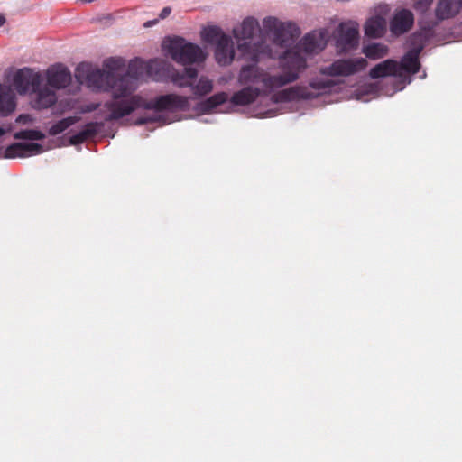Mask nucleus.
I'll return each instance as SVG.
<instances>
[{
	"mask_svg": "<svg viewBox=\"0 0 462 462\" xmlns=\"http://www.w3.org/2000/svg\"><path fill=\"white\" fill-rule=\"evenodd\" d=\"M5 23V17L0 14V26H2Z\"/></svg>",
	"mask_w": 462,
	"mask_h": 462,
	"instance_id": "obj_36",
	"label": "nucleus"
},
{
	"mask_svg": "<svg viewBox=\"0 0 462 462\" xmlns=\"http://www.w3.org/2000/svg\"><path fill=\"white\" fill-rule=\"evenodd\" d=\"M78 121V117L76 116H69L66 118H63L54 125H52L49 129V134L55 136L61 133H63L65 130H67L69 126L76 124Z\"/></svg>",
	"mask_w": 462,
	"mask_h": 462,
	"instance_id": "obj_29",
	"label": "nucleus"
},
{
	"mask_svg": "<svg viewBox=\"0 0 462 462\" xmlns=\"http://www.w3.org/2000/svg\"><path fill=\"white\" fill-rule=\"evenodd\" d=\"M426 38L427 36L424 32H416L411 35V42L413 46L405 53L399 63L401 73L402 70L410 74H416L420 71V62L419 56L424 48Z\"/></svg>",
	"mask_w": 462,
	"mask_h": 462,
	"instance_id": "obj_9",
	"label": "nucleus"
},
{
	"mask_svg": "<svg viewBox=\"0 0 462 462\" xmlns=\"http://www.w3.org/2000/svg\"><path fill=\"white\" fill-rule=\"evenodd\" d=\"M336 83L331 79H313L310 81L309 86L319 93H327L329 91Z\"/></svg>",
	"mask_w": 462,
	"mask_h": 462,
	"instance_id": "obj_30",
	"label": "nucleus"
},
{
	"mask_svg": "<svg viewBox=\"0 0 462 462\" xmlns=\"http://www.w3.org/2000/svg\"><path fill=\"white\" fill-rule=\"evenodd\" d=\"M369 76L372 79H379L388 76H402L399 62L391 59L380 62L370 69Z\"/></svg>",
	"mask_w": 462,
	"mask_h": 462,
	"instance_id": "obj_17",
	"label": "nucleus"
},
{
	"mask_svg": "<svg viewBox=\"0 0 462 462\" xmlns=\"http://www.w3.org/2000/svg\"><path fill=\"white\" fill-rule=\"evenodd\" d=\"M23 118V116H20L17 121H21Z\"/></svg>",
	"mask_w": 462,
	"mask_h": 462,
	"instance_id": "obj_37",
	"label": "nucleus"
},
{
	"mask_svg": "<svg viewBox=\"0 0 462 462\" xmlns=\"http://www.w3.org/2000/svg\"><path fill=\"white\" fill-rule=\"evenodd\" d=\"M326 32L313 31L306 34L292 49L286 51H297L301 57L305 54H314L321 51L326 46Z\"/></svg>",
	"mask_w": 462,
	"mask_h": 462,
	"instance_id": "obj_12",
	"label": "nucleus"
},
{
	"mask_svg": "<svg viewBox=\"0 0 462 462\" xmlns=\"http://www.w3.org/2000/svg\"><path fill=\"white\" fill-rule=\"evenodd\" d=\"M265 71L256 64L243 66L238 75V83L242 86H253L264 83Z\"/></svg>",
	"mask_w": 462,
	"mask_h": 462,
	"instance_id": "obj_14",
	"label": "nucleus"
},
{
	"mask_svg": "<svg viewBox=\"0 0 462 462\" xmlns=\"http://www.w3.org/2000/svg\"><path fill=\"white\" fill-rule=\"evenodd\" d=\"M462 7V0H439L435 15L438 20H446L454 17Z\"/></svg>",
	"mask_w": 462,
	"mask_h": 462,
	"instance_id": "obj_19",
	"label": "nucleus"
},
{
	"mask_svg": "<svg viewBox=\"0 0 462 462\" xmlns=\"http://www.w3.org/2000/svg\"><path fill=\"white\" fill-rule=\"evenodd\" d=\"M202 38L208 43H216L215 58L221 66L229 65L235 58L234 42L217 26H208L202 32Z\"/></svg>",
	"mask_w": 462,
	"mask_h": 462,
	"instance_id": "obj_6",
	"label": "nucleus"
},
{
	"mask_svg": "<svg viewBox=\"0 0 462 462\" xmlns=\"http://www.w3.org/2000/svg\"><path fill=\"white\" fill-rule=\"evenodd\" d=\"M277 99L279 101H291L299 98L302 99H310L316 97L313 93H311L308 88L306 87H291L283 90H281L277 93Z\"/></svg>",
	"mask_w": 462,
	"mask_h": 462,
	"instance_id": "obj_20",
	"label": "nucleus"
},
{
	"mask_svg": "<svg viewBox=\"0 0 462 462\" xmlns=\"http://www.w3.org/2000/svg\"><path fill=\"white\" fill-rule=\"evenodd\" d=\"M359 40V32L355 23H341L337 30L336 39L337 50L339 53H345L356 49Z\"/></svg>",
	"mask_w": 462,
	"mask_h": 462,
	"instance_id": "obj_11",
	"label": "nucleus"
},
{
	"mask_svg": "<svg viewBox=\"0 0 462 462\" xmlns=\"http://www.w3.org/2000/svg\"><path fill=\"white\" fill-rule=\"evenodd\" d=\"M432 2L433 0H415L414 8L420 13H425L428 11Z\"/></svg>",
	"mask_w": 462,
	"mask_h": 462,
	"instance_id": "obj_33",
	"label": "nucleus"
},
{
	"mask_svg": "<svg viewBox=\"0 0 462 462\" xmlns=\"http://www.w3.org/2000/svg\"><path fill=\"white\" fill-rule=\"evenodd\" d=\"M70 81L71 74L69 70L61 65L52 66L47 70L48 85L53 88H64Z\"/></svg>",
	"mask_w": 462,
	"mask_h": 462,
	"instance_id": "obj_16",
	"label": "nucleus"
},
{
	"mask_svg": "<svg viewBox=\"0 0 462 462\" xmlns=\"http://www.w3.org/2000/svg\"><path fill=\"white\" fill-rule=\"evenodd\" d=\"M164 65L162 60H150L147 64L141 60H132L127 71L121 75L117 80H114L113 75L102 72L99 69H92L89 65L81 63L77 67L76 77L80 82L85 81L90 88L97 90L110 91L112 100L105 103L123 102L129 100L137 88V81L143 76L144 72L151 73Z\"/></svg>",
	"mask_w": 462,
	"mask_h": 462,
	"instance_id": "obj_1",
	"label": "nucleus"
},
{
	"mask_svg": "<svg viewBox=\"0 0 462 462\" xmlns=\"http://www.w3.org/2000/svg\"><path fill=\"white\" fill-rule=\"evenodd\" d=\"M260 95L259 88L247 86L235 92L230 98V102L235 106H248L253 104Z\"/></svg>",
	"mask_w": 462,
	"mask_h": 462,
	"instance_id": "obj_18",
	"label": "nucleus"
},
{
	"mask_svg": "<svg viewBox=\"0 0 462 462\" xmlns=\"http://www.w3.org/2000/svg\"><path fill=\"white\" fill-rule=\"evenodd\" d=\"M385 25V21L382 17H372L365 24V33L371 38H379L383 34Z\"/></svg>",
	"mask_w": 462,
	"mask_h": 462,
	"instance_id": "obj_24",
	"label": "nucleus"
},
{
	"mask_svg": "<svg viewBox=\"0 0 462 462\" xmlns=\"http://www.w3.org/2000/svg\"><path fill=\"white\" fill-rule=\"evenodd\" d=\"M153 121H155V119L152 118V117H140L137 119L136 124L137 125H144L148 122H153Z\"/></svg>",
	"mask_w": 462,
	"mask_h": 462,
	"instance_id": "obj_35",
	"label": "nucleus"
},
{
	"mask_svg": "<svg viewBox=\"0 0 462 462\" xmlns=\"http://www.w3.org/2000/svg\"><path fill=\"white\" fill-rule=\"evenodd\" d=\"M362 52L366 58L375 60L388 55L389 48L382 42H373L363 47Z\"/></svg>",
	"mask_w": 462,
	"mask_h": 462,
	"instance_id": "obj_25",
	"label": "nucleus"
},
{
	"mask_svg": "<svg viewBox=\"0 0 462 462\" xmlns=\"http://www.w3.org/2000/svg\"><path fill=\"white\" fill-rule=\"evenodd\" d=\"M307 67L305 57H301L297 51H284L280 57V68L282 74L270 75L265 72L263 87L272 90L296 81L302 70Z\"/></svg>",
	"mask_w": 462,
	"mask_h": 462,
	"instance_id": "obj_3",
	"label": "nucleus"
},
{
	"mask_svg": "<svg viewBox=\"0 0 462 462\" xmlns=\"http://www.w3.org/2000/svg\"><path fill=\"white\" fill-rule=\"evenodd\" d=\"M228 98V95L226 92H219L206 99L202 103V109L205 112H209L217 106L224 104Z\"/></svg>",
	"mask_w": 462,
	"mask_h": 462,
	"instance_id": "obj_28",
	"label": "nucleus"
},
{
	"mask_svg": "<svg viewBox=\"0 0 462 462\" xmlns=\"http://www.w3.org/2000/svg\"><path fill=\"white\" fill-rule=\"evenodd\" d=\"M14 137L19 140H42L44 139L45 135L41 131L30 129L16 132L14 134Z\"/></svg>",
	"mask_w": 462,
	"mask_h": 462,
	"instance_id": "obj_32",
	"label": "nucleus"
},
{
	"mask_svg": "<svg viewBox=\"0 0 462 462\" xmlns=\"http://www.w3.org/2000/svg\"><path fill=\"white\" fill-rule=\"evenodd\" d=\"M414 16L411 11L408 9H401L395 12L390 21V31L392 34L400 36L412 27Z\"/></svg>",
	"mask_w": 462,
	"mask_h": 462,
	"instance_id": "obj_13",
	"label": "nucleus"
},
{
	"mask_svg": "<svg viewBox=\"0 0 462 462\" xmlns=\"http://www.w3.org/2000/svg\"><path fill=\"white\" fill-rule=\"evenodd\" d=\"M258 32H260L259 23L253 17L245 18L238 27L233 30L234 36L238 42V50L244 56L249 55L255 62L258 61L260 54L266 53L268 49V46L262 42L252 45L251 40Z\"/></svg>",
	"mask_w": 462,
	"mask_h": 462,
	"instance_id": "obj_4",
	"label": "nucleus"
},
{
	"mask_svg": "<svg viewBox=\"0 0 462 462\" xmlns=\"http://www.w3.org/2000/svg\"><path fill=\"white\" fill-rule=\"evenodd\" d=\"M163 47L175 62L182 65L199 63L205 60L203 51L199 45L189 42L180 36L164 41Z\"/></svg>",
	"mask_w": 462,
	"mask_h": 462,
	"instance_id": "obj_5",
	"label": "nucleus"
},
{
	"mask_svg": "<svg viewBox=\"0 0 462 462\" xmlns=\"http://www.w3.org/2000/svg\"><path fill=\"white\" fill-rule=\"evenodd\" d=\"M198 77L195 68L188 67L182 72L173 71L171 75V81L180 88L192 86L193 80Z\"/></svg>",
	"mask_w": 462,
	"mask_h": 462,
	"instance_id": "obj_23",
	"label": "nucleus"
},
{
	"mask_svg": "<svg viewBox=\"0 0 462 462\" xmlns=\"http://www.w3.org/2000/svg\"><path fill=\"white\" fill-rule=\"evenodd\" d=\"M42 78L40 73L34 72L29 68L18 69L14 76L13 84L21 95L29 91L36 92L42 85Z\"/></svg>",
	"mask_w": 462,
	"mask_h": 462,
	"instance_id": "obj_10",
	"label": "nucleus"
},
{
	"mask_svg": "<svg viewBox=\"0 0 462 462\" xmlns=\"http://www.w3.org/2000/svg\"><path fill=\"white\" fill-rule=\"evenodd\" d=\"M171 12V7H169V6L164 7L160 14V18L165 19L166 17H168L170 15Z\"/></svg>",
	"mask_w": 462,
	"mask_h": 462,
	"instance_id": "obj_34",
	"label": "nucleus"
},
{
	"mask_svg": "<svg viewBox=\"0 0 462 462\" xmlns=\"http://www.w3.org/2000/svg\"><path fill=\"white\" fill-rule=\"evenodd\" d=\"M263 26L273 33V42L281 47L291 45L299 37L300 32L292 23H281L276 18L263 20Z\"/></svg>",
	"mask_w": 462,
	"mask_h": 462,
	"instance_id": "obj_7",
	"label": "nucleus"
},
{
	"mask_svg": "<svg viewBox=\"0 0 462 462\" xmlns=\"http://www.w3.org/2000/svg\"><path fill=\"white\" fill-rule=\"evenodd\" d=\"M33 100V106L37 109H46L52 106L57 101V96L54 90L48 87L41 88L36 92Z\"/></svg>",
	"mask_w": 462,
	"mask_h": 462,
	"instance_id": "obj_21",
	"label": "nucleus"
},
{
	"mask_svg": "<svg viewBox=\"0 0 462 462\" xmlns=\"http://www.w3.org/2000/svg\"><path fill=\"white\" fill-rule=\"evenodd\" d=\"M104 68L100 69L102 72L113 75L114 80H117L121 75L119 72L125 68V60L121 58H109L104 61Z\"/></svg>",
	"mask_w": 462,
	"mask_h": 462,
	"instance_id": "obj_26",
	"label": "nucleus"
},
{
	"mask_svg": "<svg viewBox=\"0 0 462 462\" xmlns=\"http://www.w3.org/2000/svg\"><path fill=\"white\" fill-rule=\"evenodd\" d=\"M189 107V97L177 94H167L157 97L152 100H146L139 95L130 97L123 102L107 104V110L110 114L106 121L121 119L138 108L155 111H186Z\"/></svg>",
	"mask_w": 462,
	"mask_h": 462,
	"instance_id": "obj_2",
	"label": "nucleus"
},
{
	"mask_svg": "<svg viewBox=\"0 0 462 462\" xmlns=\"http://www.w3.org/2000/svg\"><path fill=\"white\" fill-rule=\"evenodd\" d=\"M192 89L195 95L205 96L212 91L213 84L208 79L201 77Z\"/></svg>",
	"mask_w": 462,
	"mask_h": 462,
	"instance_id": "obj_31",
	"label": "nucleus"
},
{
	"mask_svg": "<svg viewBox=\"0 0 462 462\" xmlns=\"http://www.w3.org/2000/svg\"><path fill=\"white\" fill-rule=\"evenodd\" d=\"M367 64L365 58L339 59L330 65L321 68L320 73L330 77H348L364 70Z\"/></svg>",
	"mask_w": 462,
	"mask_h": 462,
	"instance_id": "obj_8",
	"label": "nucleus"
},
{
	"mask_svg": "<svg viewBox=\"0 0 462 462\" xmlns=\"http://www.w3.org/2000/svg\"><path fill=\"white\" fill-rule=\"evenodd\" d=\"M16 107L15 96L9 86L0 84V115L8 116Z\"/></svg>",
	"mask_w": 462,
	"mask_h": 462,
	"instance_id": "obj_22",
	"label": "nucleus"
},
{
	"mask_svg": "<svg viewBox=\"0 0 462 462\" xmlns=\"http://www.w3.org/2000/svg\"><path fill=\"white\" fill-rule=\"evenodd\" d=\"M97 124L88 123L85 128L70 137L71 144H79L87 141L88 138L95 136L97 134Z\"/></svg>",
	"mask_w": 462,
	"mask_h": 462,
	"instance_id": "obj_27",
	"label": "nucleus"
},
{
	"mask_svg": "<svg viewBox=\"0 0 462 462\" xmlns=\"http://www.w3.org/2000/svg\"><path fill=\"white\" fill-rule=\"evenodd\" d=\"M43 152L42 145L36 143H14L5 149L6 158L26 157Z\"/></svg>",
	"mask_w": 462,
	"mask_h": 462,
	"instance_id": "obj_15",
	"label": "nucleus"
}]
</instances>
